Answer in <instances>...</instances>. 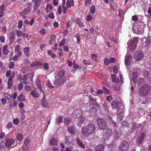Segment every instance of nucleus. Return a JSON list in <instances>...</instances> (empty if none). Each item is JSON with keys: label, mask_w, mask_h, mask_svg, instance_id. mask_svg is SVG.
<instances>
[{"label": "nucleus", "mask_w": 151, "mask_h": 151, "mask_svg": "<svg viewBox=\"0 0 151 151\" xmlns=\"http://www.w3.org/2000/svg\"><path fill=\"white\" fill-rule=\"evenodd\" d=\"M133 30L134 33L137 34H141L143 32V29L140 27V25L133 26Z\"/></svg>", "instance_id": "obj_6"}, {"label": "nucleus", "mask_w": 151, "mask_h": 151, "mask_svg": "<svg viewBox=\"0 0 151 151\" xmlns=\"http://www.w3.org/2000/svg\"><path fill=\"white\" fill-rule=\"evenodd\" d=\"M68 131L71 134H74L76 133V129L73 126H69L68 127Z\"/></svg>", "instance_id": "obj_17"}, {"label": "nucleus", "mask_w": 151, "mask_h": 151, "mask_svg": "<svg viewBox=\"0 0 151 151\" xmlns=\"http://www.w3.org/2000/svg\"><path fill=\"white\" fill-rule=\"evenodd\" d=\"M150 89L151 87L150 85L146 84L139 88L138 93L141 96H146L149 94Z\"/></svg>", "instance_id": "obj_3"}, {"label": "nucleus", "mask_w": 151, "mask_h": 151, "mask_svg": "<svg viewBox=\"0 0 151 151\" xmlns=\"http://www.w3.org/2000/svg\"><path fill=\"white\" fill-rule=\"evenodd\" d=\"M75 37L77 38V42L78 44H79L80 41V35L78 34H76L75 36Z\"/></svg>", "instance_id": "obj_53"}, {"label": "nucleus", "mask_w": 151, "mask_h": 151, "mask_svg": "<svg viewBox=\"0 0 151 151\" xmlns=\"http://www.w3.org/2000/svg\"><path fill=\"white\" fill-rule=\"evenodd\" d=\"M92 19V17L90 15H88L86 17V20L88 21H91Z\"/></svg>", "instance_id": "obj_64"}, {"label": "nucleus", "mask_w": 151, "mask_h": 151, "mask_svg": "<svg viewBox=\"0 0 151 151\" xmlns=\"http://www.w3.org/2000/svg\"><path fill=\"white\" fill-rule=\"evenodd\" d=\"M7 47L8 46L6 45L4 46L3 47V53L4 55H7L9 52V51L7 49Z\"/></svg>", "instance_id": "obj_25"}, {"label": "nucleus", "mask_w": 151, "mask_h": 151, "mask_svg": "<svg viewBox=\"0 0 151 151\" xmlns=\"http://www.w3.org/2000/svg\"><path fill=\"white\" fill-rule=\"evenodd\" d=\"M42 105L43 107H47V102L46 101L45 99L43 98L42 100Z\"/></svg>", "instance_id": "obj_33"}, {"label": "nucleus", "mask_w": 151, "mask_h": 151, "mask_svg": "<svg viewBox=\"0 0 151 151\" xmlns=\"http://www.w3.org/2000/svg\"><path fill=\"white\" fill-rule=\"evenodd\" d=\"M35 83L37 87L39 88L40 90L42 92V87L40 83V80L39 78H37L35 81Z\"/></svg>", "instance_id": "obj_23"}, {"label": "nucleus", "mask_w": 151, "mask_h": 151, "mask_svg": "<svg viewBox=\"0 0 151 151\" xmlns=\"http://www.w3.org/2000/svg\"><path fill=\"white\" fill-rule=\"evenodd\" d=\"M46 31L45 29L44 28L41 29L39 31V33L40 34L44 35L45 34Z\"/></svg>", "instance_id": "obj_46"}, {"label": "nucleus", "mask_w": 151, "mask_h": 151, "mask_svg": "<svg viewBox=\"0 0 151 151\" xmlns=\"http://www.w3.org/2000/svg\"><path fill=\"white\" fill-rule=\"evenodd\" d=\"M84 5L87 6L90 5L92 3L91 0H84Z\"/></svg>", "instance_id": "obj_38"}, {"label": "nucleus", "mask_w": 151, "mask_h": 151, "mask_svg": "<svg viewBox=\"0 0 151 151\" xmlns=\"http://www.w3.org/2000/svg\"><path fill=\"white\" fill-rule=\"evenodd\" d=\"M62 116H60L57 117L55 119L56 123H58L62 122Z\"/></svg>", "instance_id": "obj_39"}, {"label": "nucleus", "mask_w": 151, "mask_h": 151, "mask_svg": "<svg viewBox=\"0 0 151 151\" xmlns=\"http://www.w3.org/2000/svg\"><path fill=\"white\" fill-rule=\"evenodd\" d=\"M122 126L128 127L129 126L128 122L126 121H124L121 123Z\"/></svg>", "instance_id": "obj_47"}, {"label": "nucleus", "mask_w": 151, "mask_h": 151, "mask_svg": "<svg viewBox=\"0 0 151 151\" xmlns=\"http://www.w3.org/2000/svg\"><path fill=\"white\" fill-rule=\"evenodd\" d=\"M46 82L47 85L49 88L52 89L54 88V86L52 85L50 81L48 80H47Z\"/></svg>", "instance_id": "obj_35"}, {"label": "nucleus", "mask_w": 151, "mask_h": 151, "mask_svg": "<svg viewBox=\"0 0 151 151\" xmlns=\"http://www.w3.org/2000/svg\"><path fill=\"white\" fill-rule=\"evenodd\" d=\"M111 105L113 108L118 109L119 106V102L117 100H114L111 102Z\"/></svg>", "instance_id": "obj_12"}, {"label": "nucleus", "mask_w": 151, "mask_h": 151, "mask_svg": "<svg viewBox=\"0 0 151 151\" xmlns=\"http://www.w3.org/2000/svg\"><path fill=\"white\" fill-rule=\"evenodd\" d=\"M96 129V126L94 124L90 123L82 128V132L83 135L85 137L90 136L95 134Z\"/></svg>", "instance_id": "obj_1"}, {"label": "nucleus", "mask_w": 151, "mask_h": 151, "mask_svg": "<svg viewBox=\"0 0 151 151\" xmlns=\"http://www.w3.org/2000/svg\"><path fill=\"white\" fill-rule=\"evenodd\" d=\"M66 41V39L65 38L63 39L59 44V45L60 46H61L64 45Z\"/></svg>", "instance_id": "obj_48"}, {"label": "nucleus", "mask_w": 151, "mask_h": 151, "mask_svg": "<svg viewBox=\"0 0 151 151\" xmlns=\"http://www.w3.org/2000/svg\"><path fill=\"white\" fill-rule=\"evenodd\" d=\"M76 142L80 147L83 148H84L85 147V145L79 138H77L76 139Z\"/></svg>", "instance_id": "obj_30"}, {"label": "nucleus", "mask_w": 151, "mask_h": 151, "mask_svg": "<svg viewBox=\"0 0 151 151\" xmlns=\"http://www.w3.org/2000/svg\"><path fill=\"white\" fill-rule=\"evenodd\" d=\"M41 65V63L38 61H35L33 62L30 65L31 67H36L39 65Z\"/></svg>", "instance_id": "obj_28"}, {"label": "nucleus", "mask_w": 151, "mask_h": 151, "mask_svg": "<svg viewBox=\"0 0 151 151\" xmlns=\"http://www.w3.org/2000/svg\"><path fill=\"white\" fill-rule=\"evenodd\" d=\"M52 5L50 4H47L46 8L47 12L48 13L51 12L52 10Z\"/></svg>", "instance_id": "obj_34"}, {"label": "nucleus", "mask_w": 151, "mask_h": 151, "mask_svg": "<svg viewBox=\"0 0 151 151\" xmlns=\"http://www.w3.org/2000/svg\"><path fill=\"white\" fill-rule=\"evenodd\" d=\"M113 71L115 74H117L118 73V70L117 66L116 65H114L113 66Z\"/></svg>", "instance_id": "obj_49"}, {"label": "nucleus", "mask_w": 151, "mask_h": 151, "mask_svg": "<svg viewBox=\"0 0 151 151\" xmlns=\"http://www.w3.org/2000/svg\"><path fill=\"white\" fill-rule=\"evenodd\" d=\"M16 32L15 34L17 35V36L18 37H19L22 36H23L24 38H25V33H23L22 32V31H20V29L16 30Z\"/></svg>", "instance_id": "obj_22"}, {"label": "nucleus", "mask_w": 151, "mask_h": 151, "mask_svg": "<svg viewBox=\"0 0 151 151\" xmlns=\"http://www.w3.org/2000/svg\"><path fill=\"white\" fill-rule=\"evenodd\" d=\"M27 76L26 75H24L23 76V78L22 79V82L23 83H25L27 81Z\"/></svg>", "instance_id": "obj_55"}, {"label": "nucleus", "mask_w": 151, "mask_h": 151, "mask_svg": "<svg viewBox=\"0 0 151 151\" xmlns=\"http://www.w3.org/2000/svg\"><path fill=\"white\" fill-rule=\"evenodd\" d=\"M114 89L115 91L117 92L118 93H120V91H121V88L118 85H116L114 87Z\"/></svg>", "instance_id": "obj_41"}, {"label": "nucleus", "mask_w": 151, "mask_h": 151, "mask_svg": "<svg viewBox=\"0 0 151 151\" xmlns=\"http://www.w3.org/2000/svg\"><path fill=\"white\" fill-rule=\"evenodd\" d=\"M15 52L17 53V52L20 50V46L19 45H17L14 48Z\"/></svg>", "instance_id": "obj_42"}, {"label": "nucleus", "mask_w": 151, "mask_h": 151, "mask_svg": "<svg viewBox=\"0 0 151 151\" xmlns=\"http://www.w3.org/2000/svg\"><path fill=\"white\" fill-rule=\"evenodd\" d=\"M65 144L70 146L73 145V143L72 138L69 136H65Z\"/></svg>", "instance_id": "obj_7"}, {"label": "nucleus", "mask_w": 151, "mask_h": 151, "mask_svg": "<svg viewBox=\"0 0 151 151\" xmlns=\"http://www.w3.org/2000/svg\"><path fill=\"white\" fill-rule=\"evenodd\" d=\"M66 6L68 7H70L71 6H74V4L73 3V0H72L71 1L70 0L67 1L66 3Z\"/></svg>", "instance_id": "obj_29"}, {"label": "nucleus", "mask_w": 151, "mask_h": 151, "mask_svg": "<svg viewBox=\"0 0 151 151\" xmlns=\"http://www.w3.org/2000/svg\"><path fill=\"white\" fill-rule=\"evenodd\" d=\"M4 96L6 97L8 100H10L12 98V96L7 93H4Z\"/></svg>", "instance_id": "obj_45"}, {"label": "nucleus", "mask_w": 151, "mask_h": 151, "mask_svg": "<svg viewBox=\"0 0 151 151\" xmlns=\"http://www.w3.org/2000/svg\"><path fill=\"white\" fill-rule=\"evenodd\" d=\"M30 50L29 47H26L24 48L23 52L24 53L27 58L29 57L30 56L29 54Z\"/></svg>", "instance_id": "obj_18"}, {"label": "nucleus", "mask_w": 151, "mask_h": 151, "mask_svg": "<svg viewBox=\"0 0 151 151\" xmlns=\"http://www.w3.org/2000/svg\"><path fill=\"white\" fill-rule=\"evenodd\" d=\"M17 139V140L19 141H21L23 139V135L22 133H18L16 136Z\"/></svg>", "instance_id": "obj_32"}, {"label": "nucleus", "mask_w": 151, "mask_h": 151, "mask_svg": "<svg viewBox=\"0 0 151 151\" xmlns=\"http://www.w3.org/2000/svg\"><path fill=\"white\" fill-rule=\"evenodd\" d=\"M31 8L30 7L26 8L24 9L20 13V14L21 16H22L24 18H26V15L28 14L30 11Z\"/></svg>", "instance_id": "obj_11"}, {"label": "nucleus", "mask_w": 151, "mask_h": 151, "mask_svg": "<svg viewBox=\"0 0 151 151\" xmlns=\"http://www.w3.org/2000/svg\"><path fill=\"white\" fill-rule=\"evenodd\" d=\"M56 37L54 35H52L51 36L50 40L53 42H54L56 41Z\"/></svg>", "instance_id": "obj_44"}, {"label": "nucleus", "mask_w": 151, "mask_h": 151, "mask_svg": "<svg viewBox=\"0 0 151 151\" xmlns=\"http://www.w3.org/2000/svg\"><path fill=\"white\" fill-rule=\"evenodd\" d=\"M104 145H99L97 146L95 148L96 151H104Z\"/></svg>", "instance_id": "obj_21"}, {"label": "nucleus", "mask_w": 151, "mask_h": 151, "mask_svg": "<svg viewBox=\"0 0 151 151\" xmlns=\"http://www.w3.org/2000/svg\"><path fill=\"white\" fill-rule=\"evenodd\" d=\"M145 45L146 46L150 47L151 45V37H147L145 42Z\"/></svg>", "instance_id": "obj_20"}, {"label": "nucleus", "mask_w": 151, "mask_h": 151, "mask_svg": "<svg viewBox=\"0 0 151 151\" xmlns=\"http://www.w3.org/2000/svg\"><path fill=\"white\" fill-rule=\"evenodd\" d=\"M29 139L28 138H26V140L24 142V144L23 145V147L27 146L29 142Z\"/></svg>", "instance_id": "obj_50"}, {"label": "nucleus", "mask_w": 151, "mask_h": 151, "mask_svg": "<svg viewBox=\"0 0 151 151\" xmlns=\"http://www.w3.org/2000/svg\"><path fill=\"white\" fill-rule=\"evenodd\" d=\"M96 109L94 107H92L90 109L89 111L91 112L96 113Z\"/></svg>", "instance_id": "obj_52"}, {"label": "nucleus", "mask_w": 151, "mask_h": 151, "mask_svg": "<svg viewBox=\"0 0 151 151\" xmlns=\"http://www.w3.org/2000/svg\"><path fill=\"white\" fill-rule=\"evenodd\" d=\"M76 23L80 27H82L84 26L83 23L81 22L79 19H77Z\"/></svg>", "instance_id": "obj_37"}, {"label": "nucleus", "mask_w": 151, "mask_h": 151, "mask_svg": "<svg viewBox=\"0 0 151 151\" xmlns=\"http://www.w3.org/2000/svg\"><path fill=\"white\" fill-rule=\"evenodd\" d=\"M12 73V71L10 70L7 71L6 73V76L7 77H9L10 76Z\"/></svg>", "instance_id": "obj_60"}, {"label": "nucleus", "mask_w": 151, "mask_h": 151, "mask_svg": "<svg viewBox=\"0 0 151 151\" xmlns=\"http://www.w3.org/2000/svg\"><path fill=\"white\" fill-rule=\"evenodd\" d=\"M19 120L17 119H15L13 120V123L15 125H17L19 123Z\"/></svg>", "instance_id": "obj_57"}, {"label": "nucleus", "mask_w": 151, "mask_h": 151, "mask_svg": "<svg viewBox=\"0 0 151 151\" xmlns=\"http://www.w3.org/2000/svg\"><path fill=\"white\" fill-rule=\"evenodd\" d=\"M25 90L28 91H30L31 89V86L29 85H26L24 87Z\"/></svg>", "instance_id": "obj_61"}, {"label": "nucleus", "mask_w": 151, "mask_h": 151, "mask_svg": "<svg viewBox=\"0 0 151 151\" xmlns=\"http://www.w3.org/2000/svg\"><path fill=\"white\" fill-rule=\"evenodd\" d=\"M97 122L99 128L103 130L106 129V133L108 135H110L112 134L111 128L108 127L106 122L103 119L99 118L97 120Z\"/></svg>", "instance_id": "obj_2"}, {"label": "nucleus", "mask_w": 151, "mask_h": 151, "mask_svg": "<svg viewBox=\"0 0 151 151\" xmlns=\"http://www.w3.org/2000/svg\"><path fill=\"white\" fill-rule=\"evenodd\" d=\"M138 19L137 15H135L132 16V20L134 21H137Z\"/></svg>", "instance_id": "obj_56"}, {"label": "nucleus", "mask_w": 151, "mask_h": 151, "mask_svg": "<svg viewBox=\"0 0 151 151\" xmlns=\"http://www.w3.org/2000/svg\"><path fill=\"white\" fill-rule=\"evenodd\" d=\"M14 65V63L13 62H11L9 63V69H11L13 68Z\"/></svg>", "instance_id": "obj_63"}, {"label": "nucleus", "mask_w": 151, "mask_h": 151, "mask_svg": "<svg viewBox=\"0 0 151 151\" xmlns=\"http://www.w3.org/2000/svg\"><path fill=\"white\" fill-rule=\"evenodd\" d=\"M91 59L94 60L95 61H96L97 60V55L96 54H91Z\"/></svg>", "instance_id": "obj_54"}, {"label": "nucleus", "mask_w": 151, "mask_h": 151, "mask_svg": "<svg viewBox=\"0 0 151 151\" xmlns=\"http://www.w3.org/2000/svg\"><path fill=\"white\" fill-rule=\"evenodd\" d=\"M14 34L13 33H11L10 35V40L12 42L14 41Z\"/></svg>", "instance_id": "obj_51"}, {"label": "nucleus", "mask_w": 151, "mask_h": 151, "mask_svg": "<svg viewBox=\"0 0 151 151\" xmlns=\"http://www.w3.org/2000/svg\"><path fill=\"white\" fill-rule=\"evenodd\" d=\"M64 121L65 124H68L70 122V119L69 118H66L64 119Z\"/></svg>", "instance_id": "obj_59"}, {"label": "nucleus", "mask_w": 151, "mask_h": 151, "mask_svg": "<svg viewBox=\"0 0 151 151\" xmlns=\"http://www.w3.org/2000/svg\"><path fill=\"white\" fill-rule=\"evenodd\" d=\"M138 39L137 37H134L129 41L127 43V45L129 50L133 51L135 50L137 47V43L138 42Z\"/></svg>", "instance_id": "obj_4"}, {"label": "nucleus", "mask_w": 151, "mask_h": 151, "mask_svg": "<svg viewBox=\"0 0 151 151\" xmlns=\"http://www.w3.org/2000/svg\"><path fill=\"white\" fill-rule=\"evenodd\" d=\"M44 68L45 70H47L49 69V66L48 63H44L43 64Z\"/></svg>", "instance_id": "obj_58"}, {"label": "nucleus", "mask_w": 151, "mask_h": 151, "mask_svg": "<svg viewBox=\"0 0 151 151\" xmlns=\"http://www.w3.org/2000/svg\"><path fill=\"white\" fill-rule=\"evenodd\" d=\"M17 100L19 101H24L25 100V97L22 94L19 95L17 97Z\"/></svg>", "instance_id": "obj_31"}, {"label": "nucleus", "mask_w": 151, "mask_h": 151, "mask_svg": "<svg viewBox=\"0 0 151 151\" xmlns=\"http://www.w3.org/2000/svg\"><path fill=\"white\" fill-rule=\"evenodd\" d=\"M95 10L96 7L94 5H92L91 7L90 11L91 13L93 14L95 13Z\"/></svg>", "instance_id": "obj_40"}, {"label": "nucleus", "mask_w": 151, "mask_h": 151, "mask_svg": "<svg viewBox=\"0 0 151 151\" xmlns=\"http://www.w3.org/2000/svg\"><path fill=\"white\" fill-rule=\"evenodd\" d=\"M65 81L63 78H58L54 80L53 84L56 86H58L62 84Z\"/></svg>", "instance_id": "obj_10"}, {"label": "nucleus", "mask_w": 151, "mask_h": 151, "mask_svg": "<svg viewBox=\"0 0 151 151\" xmlns=\"http://www.w3.org/2000/svg\"><path fill=\"white\" fill-rule=\"evenodd\" d=\"M41 0H36L34 3L35 5L33 6V10L35 11L39 6Z\"/></svg>", "instance_id": "obj_19"}, {"label": "nucleus", "mask_w": 151, "mask_h": 151, "mask_svg": "<svg viewBox=\"0 0 151 151\" xmlns=\"http://www.w3.org/2000/svg\"><path fill=\"white\" fill-rule=\"evenodd\" d=\"M143 53L139 52H136L134 55V58L136 60L139 61L141 60L143 58Z\"/></svg>", "instance_id": "obj_9"}, {"label": "nucleus", "mask_w": 151, "mask_h": 151, "mask_svg": "<svg viewBox=\"0 0 151 151\" xmlns=\"http://www.w3.org/2000/svg\"><path fill=\"white\" fill-rule=\"evenodd\" d=\"M129 144L126 141H123L121 143L119 149L121 151H126L128 149Z\"/></svg>", "instance_id": "obj_5"}, {"label": "nucleus", "mask_w": 151, "mask_h": 151, "mask_svg": "<svg viewBox=\"0 0 151 151\" xmlns=\"http://www.w3.org/2000/svg\"><path fill=\"white\" fill-rule=\"evenodd\" d=\"M23 87V84L22 83H19L17 85V88L20 91L22 89Z\"/></svg>", "instance_id": "obj_43"}, {"label": "nucleus", "mask_w": 151, "mask_h": 151, "mask_svg": "<svg viewBox=\"0 0 151 151\" xmlns=\"http://www.w3.org/2000/svg\"><path fill=\"white\" fill-rule=\"evenodd\" d=\"M85 119L86 118L84 116H81L78 118L77 121V125L79 127L81 126Z\"/></svg>", "instance_id": "obj_14"}, {"label": "nucleus", "mask_w": 151, "mask_h": 151, "mask_svg": "<svg viewBox=\"0 0 151 151\" xmlns=\"http://www.w3.org/2000/svg\"><path fill=\"white\" fill-rule=\"evenodd\" d=\"M132 60V57L130 55H126L125 58V63L127 65H130Z\"/></svg>", "instance_id": "obj_13"}, {"label": "nucleus", "mask_w": 151, "mask_h": 151, "mask_svg": "<svg viewBox=\"0 0 151 151\" xmlns=\"http://www.w3.org/2000/svg\"><path fill=\"white\" fill-rule=\"evenodd\" d=\"M57 139L55 138H52L49 142V144L52 146H56L57 145Z\"/></svg>", "instance_id": "obj_24"}, {"label": "nucleus", "mask_w": 151, "mask_h": 151, "mask_svg": "<svg viewBox=\"0 0 151 151\" xmlns=\"http://www.w3.org/2000/svg\"><path fill=\"white\" fill-rule=\"evenodd\" d=\"M65 75V71L63 70H62L59 71L58 73V76L60 77H63Z\"/></svg>", "instance_id": "obj_36"}, {"label": "nucleus", "mask_w": 151, "mask_h": 151, "mask_svg": "<svg viewBox=\"0 0 151 151\" xmlns=\"http://www.w3.org/2000/svg\"><path fill=\"white\" fill-rule=\"evenodd\" d=\"M12 125V122H9L7 124L6 127L7 128L10 129L11 128Z\"/></svg>", "instance_id": "obj_62"}, {"label": "nucleus", "mask_w": 151, "mask_h": 151, "mask_svg": "<svg viewBox=\"0 0 151 151\" xmlns=\"http://www.w3.org/2000/svg\"><path fill=\"white\" fill-rule=\"evenodd\" d=\"M145 134L144 133H142L139 138L136 139L137 142L139 144H141L145 137Z\"/></svg>", "instance_id": "obj_16"}, {"label": "nucleus", "mask_w": 151, "mask_h": 151, "mask_svg": "<svg viewBox=\"0 0 151 151\" xmlns=\"http://www.w3.org/2000/svg\"><path fill=\"white\" fill-rule=\"evenodd\" d=\"M81 112V109H76L74 110L73 113V116L76 118L79 115H80Z\"/></svg>", "instance_id": "obj_15"}, {"label": "nucleus", "mask_w": 151, "mask_h": 151, "mask_svg": "<svg viewBox=\"0 0 151 151\" xmlns=\"http://www.w3.org/2000/svg\"><path fill=\"white\" fill-rule=\"evenodd\" d=\"M14 140L13 139H9L7 138L5 139V145L6 147L8 148V150H9V147L11 145L14 143Z\"/></svg>", "instance_id": "obj_8"}, {"label": "nucleus", "mask_w": 151, "mask_h": 151, "mask_svg": "<svg viewBox=\"0 0 151 151\" xmlns=\"http://www.w3.org/2000/svg\"><path fill=\"white\" fill-rule=\"evenodd\" d=\"M13 80L12 79L9 78L7 82V84L8 85V88L10 89L13 85Z\"/></svg>", "instance_id": "obj_27"}, {"label": "nucleus", "mask_w": 151, "mask_h": 151, "mask_svg": "<svg viewBox=\"0 0 151 151\" xmlns=\"http://www.w3.org/2000/svg\"><path fill=\"white\" fill-rule=\"evenodd\" d=\"M30 93L34 98H37L39 96V94L38 92L35 90L32 91Z\"/></svg>", "instance_id": "obj_26"}]
</instances>
